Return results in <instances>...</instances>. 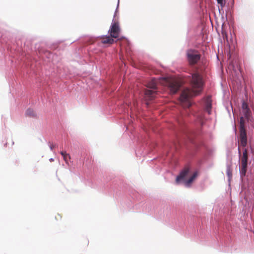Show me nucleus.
I'll return each instance as SVG.
<instances>
[{
  "label": "nucleus",
  "instance_id": "nucleus-7",
  "mask_svg": "<svg viewBox=\"0 0 254 254\" xmlns=\"http://www.w3.org/2000/svg\"><path fill=\"white\" fill-rule=\"evenodd\" d=\"M247 145V136L246 130H240V135L238 142V150L239 156L241 155L240 147H245Z\"/></svg>",
  "mask_w": 254,
  "mask_h": 254
},
{
  "label": "nucleus",
  "instance_id": "nucleus-6",
  "mask_svg": "<svg viewBox=\"0 0 254 254\" xmlns=\"http://www.w3.org/2000/svg\"><path fill=\"white\" fill-rule=\"evenodd\" d=\"M187 59L190 65L196 64L200 59V55L194 50H189L187 52Z\"/></svg>",
  "mask_w": 254,
  "mask_h": 254
},
{
  "label": "nucleus",
  "instance_id": "nucleus-15",
  "mask_svg": "<svg viewBox=\"0 0 254 254\" xmlns=\"http://www.w3.org/2000/svg\"><path fill=\"white\" fill-rule=\"evenodd\" d=\"M217 1L218 3L220 4L222 7L225 5L226 3L225 0H217Z\"/></svg>",
  "mask_w": 254,
  "mask_h": 254
},
{
  "label": "nucleus",
  "instance_id": "nucleus-16",
  "mask_svg": "<svg viewBox=\"0 0 254 254\" xmlns=\"http://www.w3.org/2000/svg\"><path fill=\"white\" fill-rule=\"evenodd\" d=\"M64 160L65 161V162L66 163H68V160L70 159V155L67 154V156H64Z\"/></svg>",
  "mask_w": 254,
  "mask_h": 254
},
{
  "label": "nucleus",
  "instance_id": "nucleus-14",
  "mask_svg": "<svg viewBox=\"0 0 254 254\" xmlns=\"http://www.w3.org/2000/svg\"><path fill=\"white\" fill-rule=\"evenodd\" d=\"M227 175L229 179H231L232 177V170L230 166H228L227 168Z\"/></svg>",
  "mask_w": 254,
  "mask_h": 254
},
{
  "label": "nucleus",
  "instance_id": "nucleus-8",
  "mask_svg": "<svg viewBox=\"0 0 254 254\" xmlns=\"http://www.w3.org/2000/svg\"><path fill=\"white\" fill-rule=\"evenodd\" d=\"M108 32L112 38L115 39L119 38L121 33L119 23L118 22H113L111 24Z\"/></svg>",
  "mask_w": 254,
  "mask_h": 254
},
{
  "label": "nucleus",
  "instance_id": "nucleus-10",
  "mask_svg": "<svg viewBox=\"0 0 254 254\" xmlns=\"http://www.w3.org/2000/svg\"><path fill=\"white\" fill-rule=\"evenodd\" d=\"M99 38L101 40V42L102 44L109 46L113 44L115 42V40L114 39L115 38H112V37H111V35L102 36L100 37Z\"/></svg>",
  "mask_w": 254,
  "mask_h": 254
},
{
  "label": "nucleus",
  "instance_id": "nucleus-12",
  "mask_svg": "<svg viewBox=\"0 0 254 254\" xmlns=\"http://www.w3.org/2000/svg\"><path fill=\"white\" fill-rule=\"evenodd\" d=\"M25 115L27 117L31 118H36L37 117L36 112L31 109H28L26 110Z\"/></svg>",
  "mask_w": 254,
  "mask_h": 254
},
{
  "label": "nucleus",
  "instance_id": "nucleus-5",
  "mask_svg": "<svg viewBox=\"0 0 254 254\" xmlns=\"http://www.w3.org/2000/svg\"><path fill=\"white\" fill-rule=\"evenodd\" d=\"M165 81L166 86L168 87L171 93L172 94H175L181 87L180 83L174 79H166Z\"/></svg>",
  "mask_w": 254,
  "mask_h": 254
},
{
  "label": "nucleus",
  "instance_id": "nucleus-17",
  "mask_svg": "<svg viewBox=\"0 0 254 254\" xmlns=\"http://www.w3.org/2000/svg\"><path fill=\"white\" fill-rule=\"evenodd\" d=\"M61 154L63 156V157L65 156H67V153L65 151H61L60 152Z\"/></svg>",
  "mask_w": 254,
  "mask_h": 254
},
{
  "label": "nucleus",
  "instance_id": "nucleus-9",
  "mask_svg": "<svg viewBox=\"0 0 254 254\" xmlns=\"http://www.w3.org/2000/svg\"><path fill=\"white\" fill-rule=\"evenodd\" d=\"M242 112L245 118L248 121H249L252 116L251 112L248 107V104L244 102L243 103L242 106Z\"/></svg>",
  "mask_w": 254,
  "mask_h": 254
},
{
  "label": "nucleus",
  "instance_id": "nucleus-11",
  "mask_svg": "<svg viewBox=\"0 0 254 254\" xmlns=\"http://www.w3.org/2000/svg\"><path fill=\"white\" fill-rule=\"evenodd\" d=\"M204 106L205 111L208 114H210L212 108V101L210 97L208 96L204 99Z\"/></svg>",
  "mask_w": 254,
  "mask_h": 254
},
{
  "label": "nucleus",
  "instance_id": "nucleus-2",
  "mask_svg": "<svg viewBox=\"0 0 254 254\" xmlns=\"http://www.w3.org/2000/svg\"><path fill=\"white\" fill-rule=\"evenodd\" d=\"M190 172V169L188 167L185 168L183 169L180 173V174L177 177L176 179V183L178 184L181 181H185V183L186 186L189 187L190 184L193 182L194 179L197 177L198 173L197 172H194L190 178V179L187 181H185L186 177L188 176Z\"/></svg>",
  "mask_w": 254,
  "mask_h": 254
},
{
  "label": "nucleus",
  "instance_id": "nucleus-4",
  "mask_svg": "<svg viewBox=\"0 0 254 254\" xmlns=\"http://www.w3.org/2000/svg\"><path fill=\"white\" fill-rule=\"evenodd\" d=\"M239 157H241V162L240 173L242 175L245 176L248 167V149L245 148L243 153H241V155L239 156Z\"/></svg>",
  "mask_w": 254,
  "mask_h": 254
},
{
  "label": "nucleus",
  "instance_id": "nucleus-13",
  "mask_svg": "<svg viewBox=\"0 0 254 254\" xmlns=\"http://www.w3.org/2000/svg\"><path fill=\"white\" fill-rule=\"evenodd\" d=\"M244 118L243 117H241L240 121V130H246Z\"/></svg>",
  "mask_w": 254,
  "mask_h": 254
},
{
  "label": "nucleus",
  "instance_id": "nucleus-1",
  "mask_svg": "<svg viewBox=\"0 0 254 254\" xmlns=\"http://www.w3.org/2000/svg\"><path fill=\"white\" fill-rule=\"evenodd\" d=\"M191 85L192 89L186 88L180 96V101L185 108H189L191 106L190 99L199 94L202 91L203 81L202 77L197 73L191 75Z\"/></svg>",
  "mask_w": 254,
  "mask_h": 254
},
{
  "label": "nucleus",
  "instance_id": "nucleus-19",
  "mask_svg": "<svg viewBox=\"0 0 254 254\" xmlns=\"http://www.w3.org/2000/svg\"><path fill=\"white\" fill-rule=\"evenodd\" d=\"M58 216L60 218H61V217H62L61 216V215H59V214L58 215Z\"/></svg>",
  "mask_w": 254,
  "mask_h": 254
},
{
  "label": "nucleus",
  "instance_id": "nucleus-3",
  "mask_svg": "<svg viewBox=\"0 0 254 254\" xmlns=\"http://www.w3.org/2000/svg\"><path fill=\"white\" fill-rule=\"evenodd\" d=\"M157 81L155 79H152L147 83V87L152 90L147 89L145 91V98L146 100H151L155 97L156 94L155 90L157 88Z\"/></svg>",
  "mask_w": 254,
  "mask_h": 254
},
{
  "label": "nucleus",
  "instance_id": "nucleus-18",
  "mask_svg": "<svg viewBox=\"0 0 254 254\" xmlns=\"http://www.w3.org/2000/svg\"><path fill=\"white\" fill-rule=\"evenodd\" d=\"M45 54L49 56V57H48L49 58H50V57H51V56H52V53H51L50 52H47V53H46Z\"/></svg>",
  "mask_w": 254,
  "mask_h": 254
}]
</instances>
